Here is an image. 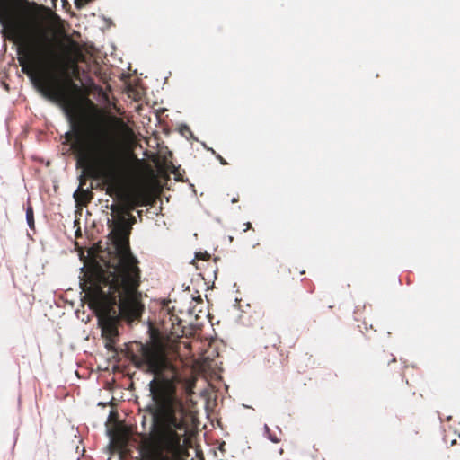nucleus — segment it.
<instances>
[{
	"instance_id": "obj_2",
	"label": "nucleus",
	"mask_w": 460,
	"mask_h": 460,
	"mask_svg": "<svg viewBox=\"0 0 460 460\" xmlns=\"http://www.w3.org/2000/svg\"><path fill=\"white\" fill-rule=\"evenodd\" d=\"M128 354L137 368L155 376L149 383L151 402L146 407L151 416L149 438L140 460H177L189 429L187 410L177 394L181 382L179 367L156 342L134 341Z\"/></svg>"
},
{
	"instance_id": "obj_13",
	"label": "nucleus",
	"mask_w": 460,
	"mask_h": 460,
	"mask_svg": "<svg viewBox=\"0 0 460 460\" xmlns=\"http://www.w3.org/2000/svg\"><path fill=\"white\" fill-rule=\"evenodd\" d=\"M289 271L292 274L299 273L300 275H303L305 273V270H299L297 267H295L294 270L290 269Z\"/></svg>"
},
{
	"instance_id": "obj_3",
	"label": "nucleus",
	"mask_w": 460,
	"mask_h": 460,
	"mask_svg": "<svg viewBox=\"0 0 460 460\" xmlns=\"http://www.w3.org/2000/svg\"><path fill=\"white\" fill-rule=\"evenodd\" d=\"M129 275L110 273L101 266L91 270L82 284L89 306L99 317L102 336L117 339L119 318L131 323L140 319L144 311L142 294L138 290L141 276L131 282Z\"/></svg>"
},
{
	"instance_id": "obj_17",
	"label": "nucleus",
	"mask_w": 460,
	"mask_h": 460,
	"mask_svg": "<svg viewBox=\"0 0 460 460\" xmlns=\"http://www.w3.org/2000/svg\"><path fill=\"white\" fill-rule=\"evenodd\" d=\"M244 226H245V228L243 230L244 232L249 230L250 228H252V225L250 222L245 223Z\"/></svg>"
},
{
	"instance_id": "obj_12",
	"label": "nucleus",
	"mask_w": 460,
	"mask_h": 460,
	"mask_svg": "<svg viewBox=\"0 0 460 460\" xmlns=\"http://www.w3.org/2000/svg\"><path fill=\"white\" fill-rule=\"evenodd\" d=\"M210 258V255L207 252L205 253H202V252H198L196 253V259L198 260H208Z\"/></svg>"
},
{
	"instance_id": "obj_6",
	"label": "nucleus",
	"mask_w": 460,
	"mask_h": 460,
	"mask_svg": "<svg viewBox=\"0 0 460 460\" xmlns=\"http://www.w3.org/2000/svg\"><path fill=\"white\" fill-rule=\"evenodd\" d=\"M148 203V196L144 191H136L126 196L121 204L130 212L137 207L146 206Z\"/></svg>"
},
{
	"instance_id": "obj_7",
	"label": "nucleus",
	"mask_w": 460,
	"mask_h": 460,
	"mask_svg": "<svg viewBox=\"0 0 460 460\" xmlns=\"http://www.w3.org/2000/svg\"><path fill=\"white\" fill-rule=\"evenodd\" d=\"M74 197L77 203L82 206H87L93 198V193L90 190L78 188V190L74 193Z\"/></svg>"
},
{
	"instance_id": "obj_1",
	"label": "nucleus",
	"mask_w": 460,
	"mask_h": 460,
	"mask_svg": "<svg viewBox=\"0 0 460 460\" xmlns=\"http://www.w3.org/2000/svg\"><path fill=\"white\" fill-rule=\"evenodd\" d=\"M16 13L13 1H0L2 32L19 45L18 62L22 72L45 98L62 107L71 125L72 130L66 137L71 143L76 166L84 172L79 178V188H83L87 178L113 186L121 171L113 137L101 120L84 127L80 106L71 94L77 85L72 81L68 62L58 50L55 37L38 19L21 22ZM71 69L73 75L77 76L78 66L73 63Z\"/></svg>"
},
{
	"instance_id": "obj_16",
	"label": "nucleus",
	"mask_w": 460,
	"mask_h": 460,
	"mask_svg": "<svg viewBox=\"0 0 460 460\" xmlns=\"http://www.w3.org/2000/svg\"><path fill=\"white\" fill-rule=\"evenodd\" d=\"M269 438L274 443H278L279 441V439L276 436L270 435Z\"/></svg>"
},
{
	"instance_id": "obj_9",
	"label": "nucleus",
	"mask_w": 460,
	"mask_h": 460,
	"mask_svg": "<svg viewBox=\"0 0 460 460\" xmlns=\"http://www.w3.org/2000/svg\"><path fill=\"white\" fill-rule=\"evenodd\" d=\"M26 220L30 228H34V214L33 208L31 205H29L26 208Z\"/></svg>"
},
{
	"instance_id": "obj_4",
	"label": "nucleus",
	"mask_w": 460,
	"mask_h": 460,
	"mask_svg": "<svg viewBox=\"0 0 460 460\" xmlns=\"http://www.w3.org/2000/svg\"><path fill=\"white\" fill-rule=\"evenodd\" d=\"M112 219H108L110 229L109 238L114 247L115 262L107 265L104 270L110 273L126 274L131 282H136L137 276H141L137 259L132 254L129 247V235L131 227L128 224L129 212L122 204H111L110 207Z\"/></svg>"
},
{
	"instance_id": "obj_14",
	"label": "nucleus",
	"mask_w": 460,
	"mask_h": 460,
	"mask_svg": "<svg viewBox=\"0 0 460 460\" xmlns=\"http://www.w3.org/2000/svg\"><path fill=\"white\" fill-rule=\"evenodd\" d=\"M136 223V218L134 216H132L130 213H129V216H128V226H130V227L132 228V225Z\"/></svg>"
},
{
	"instance_id": "obj_11",
	"label": "nucleus",
	"mask_w": 460,
	"mask_h": 460,
	"mask_svg": "<svg viewBox=\"0 0 460 460\" xmlns=\"http://www.w3.org/2000/svg\"><path fill=\"white\" fill-rule=\"evenodd\" d=\"M115 120L126 134H133L132 129L129 128L121 119L116 118Z\"/></svg>"
},
{
	"instance_id": "obj_10",
	"label": "nucleus",
	"mask_w": 460,
	"mask_h": 460,
	"mask_svg": "<svg viewBox=\"0 0 460 460\" xmlns=\"http://www.w3.org/2000/svg\"><path fill=\"white\" fill-rule=\"evenodd\" d=\"M106 342H105V348L109 350V351H111V352H116L117 349H116V341H117V339H105Z\"/></svg>"
},
{
	"instance_id": "obj_15",
	"label": "nucleus",
	"mask_w": 460,
	"mask_h": 460,
	"mask_svg": "<svg viewBox=\"0 0 460 460\" xmlns=\"http://www.w3.org/2000/svg\"><path fill=\"white\" fill-rule=\"evenodd\" d=\"M216 157L221 164H223V165L227 164V162L220 155H217Z\"/></svg>"
},
{
	"instance_id": "obj_5",
	"label": "nucleus",
	"mask_w": 460,
	"mask_h": 460,
	"mask_svg": "<svg viewBox=\"0 0 460 460\" xmlns=\"http://www.w3.org/2000/svg\"><path fill=\"white\" fill-rule=\"evenodd\" d=\"M280 344L281 341L279 335L271 333L269 336V341H267L264 349L261 351V356L267 364H275L279 358Z\"/></svg>"
},
{
	"instance_id": "obj_18",
	"label": "nucleus",
	"mask_w": 460,
	"mask_h": 460,
	"mask_svg": "<svg viewBox=\"0 0 460 460\" xmlns=\"http://www.w3.org/2000/svg\"><path fill=\"white\" fill-rule=\"evenodd\" d=\"M107 193H108V194H110V195H111V190H107Z\"/></svg>"
},
{
	"instance_id": "obj_8",
	"label": "nucleus",
	"mask_w": 460,
	"mask_h": 460,
	"mask_svg": "<svg viewBox=\"0 0 460 460\" xmlns=\"http://www.w3.org/2000/svg\"><path fill=\"white\" fill-rule=\"evenodd\" d=\"M379 362L381 365L389 366L391 363H396V358L393 354L384 352L379 357Z\"/></svg>"
}]
</instances>
